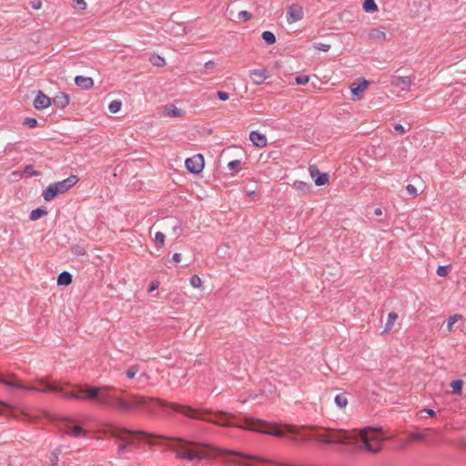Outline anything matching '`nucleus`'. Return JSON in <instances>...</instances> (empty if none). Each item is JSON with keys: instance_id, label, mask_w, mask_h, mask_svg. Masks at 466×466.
I'll use <instances>...</instances> for the list:
<instances>
[{"instance_id": "nucleus-1", "label": "nucleus", "mask_w": 466, "mask_h": 466, "mask_svg": "<svg viewBox=\"0 0 466 466\" xmlns=\"http://www.w3.org/2000/svg\"><path fill=\"white\" fill-rule=\"evenodd\" d=\"M112 389L108 387H88L86 389H79L78 391L64 393L63 398L67 400H93L101 405L118 409L122 411L128 412L136 408H146L149 414L154 415L155 410L151 405L159 407H170L172 410L178 411L187 418L205 420L218 426L223 427H238L245 430L251 431V419L247 418L244 424H238L235 421V416L226 411H216L213 412L207 409H194L187 405H180L175 402L167 403L162 400L146 397L140 395H130L133 402H128L121 397L114 394Z\"/></svg>"}, {"instance_id": "nucleus-2", "label": "nucleus", "mask_w": 466, "mask_h": 466, "mask_svg": "<svg viewBox=\"0 0 466 466\" xmlns=\"http://www.w3.org/2000/svg\"><path fill=\"white\" fill-rule=\"evenodd\" d=\"M104 432L109 434L111 437L121 440L124 442L118 445L117 454L119 456L126 453L127 447L134 444V441L130 438H126L123 434L141 435L147 439H165L175 441L176 444H170L168 447L176 452L178 459L186 460L187 461H199L210 458L213 454L214 449L207 443L190 441L180 438H168L164 435L151 434L143 431H133L126 428H120L114 424H106Z\"/></svg>"}, {"instance_id": "nucleus-3", "label": "nucleus", "mask_w": 466, "mask_h": 466, "mask_svg": "<svg viewBox=\"0 0 466 466\" xmlns=\"http://www.w3.org/2000/svg\"><path fill=\"white\" fill-rule=\"evenodd\" d=\"M318 441L323 444L352 445L356 451H366L378 454L382 449L384 439L370 437L366 431L357 430L326 429L315 433Z\"/></svg>"}, {"instance_id": "nucleus-4", "label": "nucleus", "mask_w": 466, "mask_h": 466, "mask_svg": "<svg viewBox=\"0 0 466 466\" xmlns=\"http://www.w3.org/2000/svg\"><path fill=\"white\" fill-rule=\"evenodd\" d=\"M14 378H15L14 375H9V377L7 379H5L2 376H0V383L4 384L5 386L11 387V388L36 391V392H45V393L55 392V391L61 392L63 390V389L60 386H58L56 384H50L43 378L37 380L38 383L42 386V388L24 385V384L20 383L18 380H13Z\"/></svg>"}, {"instance_id": "nucleus-5", "label": "nucleus", "mask_w": 466, "mask_h": 466, "mask_svg": "<svg viewBox=\"0 0 466 466\" xmlns=\"http://www.w3.org/2000/svg\"><path fill=\"white\" fill-rule=\"evenodd\" d=\"M59 431L61 432V437L66 435L75 439L86 437L88 433V431L77 424L75 420L68 417H65L61 420L59 423Z\"/></svg>"}, {"instance_id": "nucleus-6", "label": "nucleus", "mask_w": 466, "mask_h": 466, "mask_svg": "<svg viewBox=\"0 0 466 466\" xmlns=\"http://www.w3.org/2000/svg\"><path fill=\"white\" fill-rule=\"evenodd\" d=\"M437 431L433 428H417L416 431L410 432L408 437V442H420L427 446L435 443Z\"/></svg>"}, {"instance_id": "nucleus-7", "label": "nucleus", "mask_w": 466, "mask_h": 466, "mask_svg": "<svg viewBox=\"0 0 466 466\" xmlns=\"http://www.w3.org/2000/svg\"><path fill=\"white\" fill-rule=\"evenodd\" d=\"M204 157L200 154L194 155L185 161L186 168L192 174H199L204 168Z\"/></svg>"}, {"instance_id": "nucleus-8", "label": "nucleus", "mask_w": 466, "mask_h": 466, "mask_svg": "<svg viewBox=\"0 0 466 466\" xmlns=\"http://www.w3.org/2000/svg\"><path fill=\"white\" fill-rule=\"evenodd\" d=\"M310 177L314 179L316 186H324L329 182L328 173H320L316 165H310L309 167Z\"/></svg>"}, {"instance_id": "nucleus-9", "label": "nucleus", "mask_w": 466, "mask_h": 466, "mask_svg": "<svg viewBox=\"0 0 466 466\" xmlns=\"http://www.w3.org/2000/svg\"><path fill=\"white\" fill-rule=\"evenodd\" d=\"M79 178L76 175H71L70 177L63 179L61 181H57L53 183L56 188L59 190V193L64 194L67 192L70 188H72L77 182Z\"/></svg>"}, {"instance_id": "nucleus-10", "label": "nucleus", "mask_w": 466, "mask_h": 466, "mask_svg": "<svg viewBox=\"0 0 466 466\" xmlns=\"http://www.w3.org/2000/svg\"><path fill=\"white\" fill-rule=\"evenodd\" d=\"M225 453L227 454H231V455H238L241 458H245V459H249V460H253V461H258V462H263V463H271V464H274V465H277V466H289V464L287 463H282V462H278L276 461H272V460H269V459H266L264 457H258V456H248V455H245L243 453H240V452H238V451H225Z\"/></svg>"}, {"instance_id": "nucleus-11", "label": "nucleus", "mask_w": 466, "mask_h": 466, "mask_svg": "<svg viewBox=\"0 0 466 466\" xmlns=\"http://www.w3.org/2000/svg\"><path fill=\"white\" fill-rule=\"evenodd\" d=\"M303 18L302 7L298 5H292L289 7L287 13V21L289 24H293Z\"/></svg>"}, {"instance_id": "nucleus-12", "label": "nucleus", "mask_w": 466, "mask_h": 466, "mask_svg": "<svg viewBox=\"0 0 466 466\" xmlns=\"http://www.w3.org/2000/svg\"><path fill=\"white\" fill-rule=\"evenodd\" d=\"M411 84L410 76H392L390 85L399 87L401 91H408Z\"/></svg>"}, {"instance_id": "nucleus-13", "label": "nucleus", "mask_w": 466, "mask_h": 466, "mask_svg": "<svg viewBox=\"0 0 466 466\" xmlns=\"http://www.w3.org/2000/svg\"><path fill=\"white\" fill-rule=\"evenodd\" d=\"M51 105V98L45 95L42 91H38L34 100V106L37 110L47 108Z\"/></svg>"}, {"instance_id": "nucleus-14", "label": "nucleus", "mask_w": 466, "mask_h": 466, "mask_svg": "<svg viewBox=\"0 0 466 466\" xmlns=\"http://www.w3.org/2000/svg\"><path fill=\"white\" fill-rule=\"evenodd\" d=\"M249 76L255 85H261L268 77L264 68L250 70Z\"/></svg>"}, {"instance_id": "nucleus-15", "label": "nucleus", "mask_w": 466, "mask_h": 466, "mask_svg": "<svg viewBox=\"0 0 466 466\" xmlns=\"http://www.w3.org/2000/svg\"><path fill=\"white\" fill-rule=\"evenodd\" d=\"M249 140L258 147H264L268 143L266 136L258 131H251L249 133Z\"/></svg>"}, {"instance_id": "nucleus-16", "label": "nucleus", "mask_w": 466, "mask_h": 466, "mask_svg": "<svg viewBox=\"0 0 466 466\" xmlns=\"http://www.w3.org/2000/svg\"><path fill=\"white\" fill-rule=\"evenodd\" d=\"M56 107L64 109L69 104V96L66 93H58L53 98Z\"/></svg>"}, {"instance_id": "nucleus-17", "label": "nucleus", "mask_w": 466, "mask_h": 466, "mask_svg": "<svg viewBox=\"0 0 466 466\" xmlns=\"http://www.w3.org/2000/svg\"><path fill=\"white\" fill-rule=\"evenodd\" d=\"M75 83L77 86L84 89H90L94 86V80L88 76H76Z\"/></svg>"}, {"instance_id": "nucleus-18", "label": "nucleus", "mask_w": 466, "mask_h": 466, "mask_svg": "<svg viewBox=\"0 0 466 466\" xmlns=\"http://www.w3.org/2000/svg\"><path fill=\"white\" fill-rule=\"evenodd\" d=\"M61 195L56 187L52 183L43 191L42 196L46 201L53 200L56 196Z\"/></svg>"}, {"instance_id": "nucleus-19", "label": "nucleus", "mask_w": 466, "mask_h": 466, "mask_svg": "<svg viewBox=\"0 0 466 466\" xmlns=\"http://www.w3.org/2000/svg\"><path fill=\"white\" fill-rule=\"evenodd\" d=\"M369 86V81L363 79L362 81L359 83H353V85L350 87L351 94L355 96H359L360 94H361Z\"/></svg>"}, {"instance_id": "nucleus-20", "label": "nucleus", "mask_w": 466, "mask_h": 466, "mask_svg": "<svg viewBox=\"0 0 466 466\" xmlns=\"http://www.w3.org/2000/svg\"><path fill=\"white\" fill-rule=\"evenodd\" d=\"M73 277L67 271L61 272L57 277V285L59 286H68L72 283Z\"/></svg>"}, {"instance_id": "nucleus-21", "label": "nucleus", "mask_w": 466, "mask_h": 466, "mask_svg": "<svg viewBox=\"0 0 466 466\" xmlns=\"http://www.w3.org/2000/svg\"><path fill=\"white\" fill-rule=\"evenodd\" d=\"M185 114V111L177 108L175 105H170L169 106L166 107V115L170 117H180L183 116Z\"/></svg>"}, {"instance_id": "nucleus-22", "label": "nucleus", "mask_w": 466, "mask_h": 466, "mask_svg": "<svg viewBox=\"0 0 466 466\" xmlns=\"http://www.w3.org/2000/svg\"><path fill=\"white\" fill-rule=\"evenodd\" d=\"M397 319H398L397 313L390 312L388 315V319L386 321L385 328H384V330L382 331V333H386V332H389L390 330H391Z\"/></svg>"}, {"instance_id": "nucleus-23", "label": "nucleus", "mask_w": 466, "mask_h": 466, "mask_svg": "<svg viewBox=\"0 0 466 466\" xmlns=\"http://www.w3.org/2000/svg\"><path fill=\"white\" fill-rule=\"evenodd\" d=\"M370 38L376 40L378 42H382L386 39V34L377 28L371 29L369 34Z\"/></svg>"}, {"instance_id": "nucleus-24", "label": "nucleus", "mask_w": 466, "mask_h": 466, "mask_svg": "<svg viewBox=\"0 0 466 466\" xmlns=\"http://www.w3.org/2000/svg\"><path fill=\"white\" fill-rule=\"evenodd\" d=\"M363 10L366 13H373L378 11V5L374 0H364Z\"/></svg>"}, {"instance_id": "nucleus-25", "label": "nucleus", "mask_w": 466, "mask_h": 466, "mask_svg": "<svg viewBox=\"0 0 466 466\" xmlns=\"http://www.w3.org/2000/svg\"><path fill=\"white\" fill-rule=\"evenodd\" d=\"M334 401L335 404L340 409H344L348 405V399L345 393L336 395Z\"/></svg>"}, {"instance_id": "nucleus-26", "label": "nucleus", "mask_w": 466, "mask_h": 466, "mask_svg": "<svg viewBox=\"0 0 466 466\" xmlns=\"http://www.w3.org/2000/svg\"><path fill=\"white\" fill-rule=\"evenodd\" d=\"M261 37L268 45H273L276 43V36L270 31H264L261 35Z\"/></svg>"}, {"instance_id": "nucleus-27", "label": "nucleus", "mask_w": 466, "mask_h": 466, "mask_svg": "<svg viewBox=\"0 0 466 466\" xmlns=\"http://www.w3.org/2000/svg\"><path fill=\"white\" fill-rule=\"evenodd\" d=\"M46 214L47 212L46 210L42 208H35L31 211L29 218L33 221H35Z\"/></svg>"}, {"instance_id": "nucleus-28", "label": "nucleus", "mask_w": 466, "mask_h": 466, "mask_svg": "<svg viewBox=\"0 0 466 466\" xmlns=\"http://www.w3.org/2000/svg\"><path fill=\"white\" fill-rule=\"evenodd\" d=\"M451 387L452 389V392L454 394H461V391H462V387H463V381L461 380H453L451 383Z\"/></svg>"}, {"instance_id": "nucleus-29", "label": "nucleus", "mask_w": 466, "mask_h": 466, "mask_svg": "<svg viewBox=\"0 0 466 466\" xmlns=\"http://www.w3.org/2000/svg\"><path fill=\"white\" fill-rule=\"evenodd\" d=\"M461 315L460 314H454L452 316H451L448 319V323H447V329L449 331H451L452 330V327L453 325L460 319H461Z\"/></svg>"}, {"instance_id": "nucleus-30", "label": "nucleus", "mask_w": 466, "mask_h": 466, "mask_svg": "<svg viewBox=\"0 0 466 466\" xmlns=\"http://www.w3.org/2000/svg\"><path fill=\"white\" fill-rule=\"evenodd\" d=\"M122 106V103L119 100H113L108 106V109L111 113H117Z\"/></svg>"}, {"instance_id": "nucleus-31", "label": "nucleus", "mask_w": 466, "mask_h": 466, "mask_svg": "<svg viewBox=\"0 0 466 466\" xmlns=\"http://www.w3.org/2000/svg\"><path fill=\"white\" fill-rule=\"evenodd\" d=\"M62 452V447H57L52 452H51V455H50V461H51V463H58V461H59V455L61 454Z\"/></svg>"}, {"instance_id": "nucleus-32", "label": "nucleus", "mask_w": 466, "mask_h": 466, "mask_svg": "<svg viewBox=\"0 0 466 466\" xmlns=\"http://www.w3.org/2000/svg\"><path fill=\"white\" fill-rule=\"evenodd\" d=\"M71 250L76 256H85L86 253L85 247L81 245L73 246Z\"/></svg>"}, {"instance_id": "nucleus-33", "label": "nucleus", "mask_w": 466, "mask_h": 466, "mask_svg": "<svg viewBox=\"0 0 466 466\" xmlns=\"http://www.w3.org/2000/svg\"><path fill=\"white\" fill-rule=\"evenodd\" d=\"M151 63L158 67L164 66L166 62L165 59L159 56H154L150 58Z\"/></svg>"}, {"instance_id": "nucleus-34", "label": "nucleus", "mask_w": 466, "mask_h": 466, "mask_svg": "<svg viewBox=\"0 0 466 466\" xmlns=\"http://www.w3.org/2000/svg\"><path fill=\"white\" fill-rule=\"evenodd\" d=\"M139 370V368L137 365H133L131 366L126 372V376L127 378L128 379H133L135 378L136 374L138 372Z\"/></svg>"}, {"instance_id": "nucleus-35", "label": "nucleus", "mask_w": 466, "mask_h": 466, "mask_svg": "<svg viewBox=\"0 0 466 466\" xmlns=\"http://www.w3.org/2000/svg\"><path fill=\"white\" fill-rule=\"evenodd\" d=\"M190 285L193 288H200L201 285H202V280H201V279L198 275H193L190 278Z\"/></svg>"}, {"instance_id": "nucleus-36", "label": "nucleus", "mask_w": 466, "mask_h": 466, "mask_svg": "<svg viewBox=\"0 0 466 466\" xmlns=\"http://www.w3.org/2000/svg\"><path fill=\"white\" fill-rule=\"evenodd\" d=\"M216 66L215 62L213 61H208L204 65V69L201 71L202 74H209Z\"/></svg>"}, {"instance_id": "nucleus-37", "label": "nucleus", "mask_w": 466, "mask_h": 466, "mask_svg": "<svg viewBox=\"0 0 466 466\" xmlns=\"http://www.w3.org/2000/svg\"><path fill=\"white\" fill-rule=\"evenodd\" d=\"M451 269V265L439 266V276L446 277Z\"/></svg>"}, {"instance_id": "nucleus-38", "label": "nucleus", "mask_w": 466, "mask_h": 466, "mask_svg": "<svg viewBox=\"0 0 466 466\" xmlns=\"http://www.w3.org/2000/svg\"><path fill=\"white\" fill-rule=\"evenodd\" d=\"M73 7L77 10H85L86 4L85 0H73Z\"/></svg>"}, {"instance_id": "nucleus-39", "label": "nucleus", "mask_w": 466, "mask_h": 466, "mask_svg": "<svg viewBox=\"0 0 466 466\" xmlns=\"http://www.w3.org/2000/svg\"><path fill=\"white\" fill-rule=\"evenodd\" d=\"M24 124L29 128H35L37 127V120L34 117H26L24 121Z\"/></svg>"}, {"instance_id": "nucleus-40", "label": "nucleus", "mask_w": 466, "mask_h": 466, "mask_svg": "<svg viewBox=\"0 0 466 466\" xmlns=\"http://www.w3.org/2000/svg\"><path fill=\"white\" fill-rule=\"evenodd\" d=\"M172 221H173V225H172L173 233L175 234L176 238H178L181 233L180 223L174 219Z\"/></svg>"}, {"instance_id": "nucleus-41", "label": "nucleus", "mask_w": 466, "mask_h": 466, "mask_svg": "<svg viewBox=\"0 0 466 466\" xmlns=\"http://www.w3.org/2000/svg\"><path fill=\"white\" fill-rule=\"evenodd\" d=\"M238 18L241 21L246 22L251 18V13L248 11H240L238 14Z\"/></svg>"}, {"instance_id": "nucleus-42", "label": "nucleus", "mask_w": 466, "mask_h": 466, "mask_svg": "<svg viewBox=\"0 0 466 466\" xmlns=\"http://www.w3.org/2000/svg\"><path fill=\"white\" fill-rule=\"evenodd\" d=\"M423 413H426L430 417H434L436 415V411L434 410H432V409H424V410H420L418 412V415L420 416V418H425Z\"/></svg>"}, {"instance_id": "nucleus-43", "label": "nucleus", "mask_w": 466, "mask_h": 466, "mask_svg": "<svg viewBox=\"0 0 466 466\" xmlns=\"http://www.w3.org/2000/svg\"><path fill=\"white\" fill-rule=\"evenodd\" d=\"M309 81V77L308 76H305V75L298 76H296V78H295V82H296V84H298V85H305V84H307Z\"/></svg>"}, {"instance_id": "nucleus-44", "label": "nucleus", "mask_w": 466, "mask_h": 466, "mask_svg": "<svg viewBox=\"0 0 466 466\" xmlns=\"http://www.w3.org/2000/svg\"><path fill=\"white\" fill-rule=\"evenodd\" d=\"M166 236L164 233L158 231L155 234V242L159 245H163L165 242Z\"/></svg>"}, {"instance_id": "nucleus-45", "label": "nucleus", "mask_w": 466, "mask_h": 466, "mask_svg": "<svg viewBox=\"0 0 466 466\" xmlns=\"http://www.w3.org/2000/svg\"><path fill=\"white\" fill-rule=\"evenodd\" d=\"M24 173L28 174L30 176H38L39 172L34 169L32 165H26L24 168Z\"/></svg>"}, {"instance_id": "nucleus-46", "label": "nucleus", "mask_w": 466, "mask_h": 466, "mask_svg": "<svg viewBox=\"0 0 466 466\" xmlns=\"http://www.w3.org/2000/svg\"><path fill=\"white\" fill-rule=\"evenodd\" d=\"M295 187L299 189V190H303V191H308L310 187V186L306 183V182H302V181H298L295 183Z\"/></svg>"}, {"instance_id": "nucleus-47", "label": "nucleus", "mask_w": 466, "mask_h": 466, "mask_svg": "<svg viewBox=\"0 0 466 466\" xmlns=\"http://www.w3.org/2000/svg\"><path fill=\"white\" fill-rule=\"evenodd\" d=\"M406 190L410 198H414L417 196V188L413 185L409 184L406 187Z\"/></svg>"}, {"instance_id": "nucleus-48", "label": "nucleus", "mask_w": 466, "mask_h": 466, "mask_svg": "<svg viewBox=\"0 0 466 466\" xmlns=\"http://www.w3.org/2000/svg\"><path fill=\"white\" fill-rule=\"evenodd\" d=\"M315 48L319 50V51L328 52L330 49V45L323 44V43H318L315 46Z\"/></svg>"}, {"instance_id": "nucleus-49", "label": "nucleus", "mask_w": 466, "mask_h": 466, "mask_svg": "<svg viewBox=\"0 0 466 466\" xmlns=\"http://www.w3.org/2000/svg\"><path fill=\"white\" fill-rule=\"evenodd\" d=\"M217 96H218V99L221 101H226L229 97V96L227 92L220 91V90L217 92Z\"/></svg>"}, {"instance_id": "nucleus-50", "label": "nucleus", "mask_w": 466, "mask_h": 466, "mask_svg": "<svg viewBox=\"0 0 466 466\" xmlns=\"http://www.w3.org/2000/svg\"><path fill=\"white\" fill-rule=\"evenodd\" d=\"M381 431H382L381 427H367V428L361 430L360 431H366L367 434L369 435V432H370V431L380 432Z\"/></svg>"}, {"instance_id": "nucleus-51", "label": "nucleus", "mask_w": 466, "mask_h": 466, "mask_svg": "<svg viewBox=\"0 0 466 466\" xmlns=\"http://www.w3.org/2000/svg\"><path fill=\"white\" fill-rule=\"evenodd\" d=\"M394 131L397 132L400 135H403L406 132L405 127L400 124H396L394 126Z\"/></svg>"}, {"instance_id": "nucleus-52", "label": "nucleus", "mask_w": 466, "mask_h": 466, "mask_svg": "<svg viewBox=\"0 0 466 466\" xmlns=\"http://www.w3.org/2000/svg\"><path fill=\"white\" fill-rule=\"evenodd\" d=\"M240 165V160H232L230 161L228 164V167L230 169V170H233L235 168H237L238 166Z\"/></svg>"}, {"instance_id": "nucleus-53", "label": "nucleus", "mask_w": 466, "mask_h": 466, "mask_svg": "<svg viewBox=\"0 0 466 466\" xmlns=\"http://www.w3.org/2000/svg\"><path fill=\"white\" fill-rule=\"evenodd\" d=\"M31 5L34 9L37 10L41 8L42 3L40 0H33Z\"/></svg>"}, {"instance_id": "nucleus-54", "label": "nucleus", "mask_w": 466, "mask_h": 466, "mask_svg": "<svg viewBox=\"0 0 466 466\" xmlns=\"http://www.w3.org/2000/svg\"><path fill=\"white\" fill-rule=\"evenodd\" d=\"M172 260L175 262V263H179L180 260H181V254L179 253H175L172 257Z\"/></svg>"}, {"instance_id": "nucleus-55", "label": "nucleus", "mask_w": 466, "mask_h": 466, "mask_svg": "<svg viewBox=\"0 0 466 466\" xmlns=\"http://www.w3.org/2000/svg\"><path fill=\"white\" fill-rule=\"evenodd\" d=\"M158 285H159V283L157 281L151 282L148 291L151 292V291L157 289L158 288Z\"/></svg>"}, {"instance_id": "nucleus-56", "label": "nucleus", "mask_w": 466, "mask_h": 466, "mask_svg": "<svg viewBox=\"0 0 466 466\" xmlns=\"http://www.w3.org/2000/svg\"><path fill=\"white\" fill-rule=\"evenodd\" d=\"M374 215H376V216H381V215H382V210H381V208H375V210H374Z\"/></svg>"}, {"instance_id": "nucleus-57", "label": "nucleus", "mask_w": 466, "mask_h": 466, "mask_svg": "<svg viewBox=\"0 0 466 466\" xmlns=\"http://www.w3.org/2000/svg\"><path fill=\"white\" fill-rule=\"evenodd\" d=\"M3 408H6V404L4 402H0V412H2Z\"/></svg>"}, {"instance_id": "nucleus-58", "label": "nucleus", "mask_w": 466, "mask_h": 466, "mask_svg": "<svg viewBox=\"0 0 466 466\" xmlns=\"http://www.w3.org/2000/svg\"><path fill=\"white\" fill-rule=\"evenodd\" d=\"M50 466H58V463H55V462H54V463H51V465H50Z\"/></svg>"}]
</instances>
